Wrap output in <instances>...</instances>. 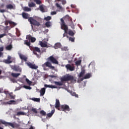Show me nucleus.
<instances>
[{
  "instance_id": "obj_51",
  "label": "nucleus",
  "mask_w": 129,
  "mask_h": 129,
  "mask_svg": "<svg viewBox=\"0 0 129 129\" xmlns=\"http://www.w3.org/2000/svg\"><path fill=\"white\" fill-rule=\"evenodd\" d=\"M39 9L41 12H44V7L43 6H40Z\"/></svg>"
},
{
  "instance_id": "obj_38",
  "label": "nucleus",
  "mask_w": 129,
  "mask_h": 129,
  "mask_svg": "<svg viewBox=\"0 0 129 129\" xmlns=\"http://www.w3.org/2000/svg\"><path fill=\"white\" fill-rule=\"evenodd\" d=\"M81 64V60H77L76 61V65L79 66Z\"/></svg>"
},
{
  "instance_id": "obj_24",
  "label": "nucleus",
  "mask_w": 129,
  "mask_h": 129,
  "mask_svg": "<svg viewBox=\"0 0 129 129\" xmlns=\"http://www.w3.org/2000/svg\"><path fill=\"white\" fill-rule=\"evenodd\" d=\"M24 45H26V46L29 47V49L30 47H32L31 46V42L29 41L28 40L24 41Z\"/></svg>"
},
{
  "instance_id": "obj_52",
  "label": "nucleus",
  "mask_w": 129,
  "mask_h": 129,
  "mask_svg": "<svg viewBox=\"0 0 129 129\" xmlns=\"http://www.w3.org/2000/svg\"><path fill=\"white\" fill-rule=\"evenodd\" d=\"M5 8V4H2L0 5V10L1 9H4Z\"/></svg>"
},
{
  "instance_id": "obj_13",
  "label": "nucleus",
  "mask_w": 129,
  "mask_h": 129,
  "mask_svg": "<svg viewBox=\"0 0 129 129\" xmlns=\"http://www.w3.org/2000/svg\"><path fill=\"white\" fill-rule=\"evenodd\" d=\"M12 69L14 71H17V72H22V69H21L19 66H14L12 67Z\"/></svg>"
},
{
  "instance_id": "obj_29",
  "label": "nucleus",
  "mask_w": 129,
  "mask_h": 129,
  "mask_svg": "<svg viewBox=\"0 0 129 129\" xmlns=\"http://www.w3.org/2000/svg\"><path fill=\"white\" fill-rule=\"evenodd\" d=\"M90 77H91V74L88 73L84 77V79H88Z\"/></svg>"
},
{
  "instance_id": "obj_45",
  "label": "nucleus",
  "mask_w": 129,
  "mask_h": 129,
  "mask_svg": "<svg viewBox=\"0 0 129 129\" xmlns=\"http://www.w3.org/2000/svg\"><path fill=\"white\" fill-rule=\"evenodd\" d=\"M69 35L70 36H73L74 35H75L74 32H73V31H72V30H70L69 31Z\"/></svg>"
},
{
  "instance_id": "obj_49",
  "label": "nucleus",
  "mask_w": 129,
  "mask_h": 129,
  "mask_svg": "<svg viewBox=\"0 0 129 129\" xmlns=\"http://www.w3.org/2000/svg\"><path fill=\"white\" fill-rule=\"evenodd\" d=\"M69 40L71 41V42H75V38L70 37L69 38Z\"/></svg>"
},
{
  "instance_id": "obj_23",
  "label": "nucleus",
  "mask_w": 129,
  "mask_h": 129,
  "mask_svg": "<svg viewBox=\"0 0 129 129\" xmlns=\"http://www.w3.org/2000/svg\"><path fill=\"white\" fill-rule=\"evenodd\" d=\"M54 113H55V110H52L50 113H48L47 114V116H48V117H52V116H53V114H54Z\"/></svg>"
},
{
  "instance_id": "obj_48",
  "label": "nucleus",
  "mask_w": 129,
  "mask_h": 129,
  "mask_svg": "<svg viewBox=\"0 0 129 129\" xmlns=\"http://www.w3.org/2000/svg\"><path fill=\"white\" fill-rule=\"evenodd\" d=\"M56 7H57V8H58V9H59V10H61L62 9V7H61V6H60V5H59V4L56 3L55 4Z\"/></svg>"
},
{
  "instance_id": "obj_16",
  "label": "nucleus",
  "mask_w": 129,
  "mask_h": 129,
  "mask_svg": "<svg viewBox=\"0 0 129 129\" xmlns=\"http://www.w3.org/2000/svg\"><path fill=\"white\" fill-rule=\"evenodd\" d=\"M6 9L7 10H15V6L12 4H9L6 6Z\"/></svg>"
},
{
  "instance_id": "obj_41",
  "label": "nucleus",
  "mask_w": 129,
  "mask_h": 129,
  "mask_svg": "<svg viewBox=\"0 0 129 129\" xmlns=\"http://www.w3.org/2000/svg\"><path fill=\"white\" fill-rule=\"evenodd\" d=\"M9 24H10V25H13V26H17V23L13 22V21H9L8 22Z\"/></svg>"
},
{
  "instance_id": "obj_26",
  "label": "nucleus",
  "mask_w": 129,
  "mask_h": 129,
  "mask_svg": "<svg viewBox=\"0 0 129 129\" xmlns=\"http://www.w3.org/2000/svg\"><path fill=\"white\" fill-rule=\"evenodd\" d=\"M6 49L8 51H11V50L13 49V45H12V44H9L6 47Z\"/></svg>"
},
{
  "instance_id": "obj_6",
  "label": "nucleus",
  "mask_w": 129,
  "mask_h": 129,
  "mask_svg": "<svg viewBox=\"0 0 129 129\" xmlns=\"http://www.w3.org/2000/svg\"><path fill=\"white\" fill-rule=\"evenodd\" d=\"M59 108L62 111H64V112L70 111V107L68 105H61Z\"/></svg>"
},
{
  "instance_id": "obj_20",
  "label": "nucleus",
  "mask_w": 129,
  "mask_h": 129,
  "mask_svg": "<svg viewBox=\"0 0 129 129\" xmlns=\"http://www.w3.org/2000/svg\"><path fill=\"white\" fill-rule=\"evenodd\" d=\"M45 92H46V88H42L40 91V96H43V95L45 94Z\"/></svg>"
},
{
  "instance_id": "obj_14",
  "label": "nucleus",
  "mask_w": 129,
  "mask_h": 129,
  "mask_svg": "<svg viewBox=\"0 0 129 129\" xmlns=\"http://www.w3.org/2000/svg\"><path fill=\"white\" fill-rule=\"evenodd\" d=\"M19 56L21 60H23V61H25V62L28 60V57L24 54L19 53Z\"/></svg>"
},
{
  "instance_id": "obj_2",
  "label": "nucleus",
  "mask_w": 129,
  "mask_h": 129,
  "mask_svg": "<svg viewBox=\"0 0 129 129\" xmlns=\"http://www.w3.org/2000/svg\"><path fill=\"white\" fill-rule=\"evenodd\" d=\"M60 22L61 29V30H63L64 32L63 34V38L66 36L68 38V35H67V34H68V26L66 25V23H65V21H64V19H63V18L60 19Z\"/></svg>"
},
{
  "instance_id": "obj_63",
  "label": "nucleus",
  "mask_w": 129,
  "mask_h": 129,
  "mask_svg": "<svg viewBox=\"0 0 129 129\" xmlns=\"http://www.w3.org/2000/svg\"><path fill=\"white\" fill-rule=\"evenodd\" d=\"M72 8H74V7H73V6H72Z\"/></svg>"
},
{
  "instance_id": "obj_62",
  "label": "nucleus",
  "mask_w": 129,
  "mask_h": 129,
  "mask_svg": "<svg viewBox=\"0 0 129 129\" xmlns=\"http://www.w3.org/2000/svg\"><path fill=\"white\" fill-rule=\"evenodd\" d=\"M6 26H8V23H6Z\"/></svg>"
},
{
  "instance_id": "obj_35",
  "label": "nucleus",
  "mask_w": 129,
  "mask_h": 129,
  "mask_svg": "<svg viewBox=\"0 0 129 129\" xmlns=\"http://www.w3.org/2000/svg\"><path fill=\"white\" fill-rule=\"evenodd\" d=\"M40 114H41V115H42L43 116H45L46 115V112L43 110L40 111Z\"/></svg>"
},
{
  "instance_id": "obj_3",
  "label": "nucleus",
  "mask_w": 129,
  "mask_h": 129,
  "mask_svg": "<svg viewBox=\"0 0 129 129\" xmlns=\"http://www.w3.org/2000/svg\"><path fill=\"white\" fill-rule=\"evenodd\" d=\"M0 123H2V124H4L5 126H11L13 128H19L20 127V125L18 123L16 122H6L4 120H0Z\"/></svg>"
},
{
  "instance_id": "obj_4",
  "label": "nucleus",
  "mask_w": 129,
  "mask_h": 129,
  "mask_svg": "<svg viewBox=\"0 0 129 129\" xmlns=\"http://www.w3.org/2000/svg\"><path fill=\"white\" fill-rule=\"evenodd\" d=\"M28 22L31 24L32 30L34 29L33 26H36L37 27L41 26V22H40V21H39V20H36L32 17L29 18Z\"/></svg>"
},
{
  "instance_id": "obj_42",
  "label": "nucleus",
  "mask_w": 129,
  "mask_h": 129,
  "mask_svg": "<svg viewBox=\"0 0 129 129\" xmlns=\"http://www.w3.org/2000/svg\"><path fill=\"white\" fill-rule=\"evenodd\" d=\"M26 81L27 84H29V85H31V84L32 83V81L29 80V79H26Z\"/></svg>"
},
{
  "instance_id": "obj_47",
  "label": "nucleus",
  "mask_w": 129,
  "mask_h": 129,
  "mask_svg": "<svg viewBox=\"0 0 129 129\" xmlns=\"http://www.w3.org/2000/svg\"><path fill=\"white\" fill-rule=\"evenodd\" d=\"M11 81H12V82H13V83H16L17 82V80H16V79L13 78H11L10 79Z\"/></svg>"
},
{
  "instance_id": "obj_31",
  "label": "nucleus",
  "mask_w": 129,
  "mask_h": 129,
  "mask_svg": "<svg viewBox=\"0 0 129 129\" xmlns=\"http://www.w3.org/2000/svg\"><path fill=\"white\" fill-rule=\"evenodd\" d=\"M17 115H18V116L20 115H26V113L22 111H19L17 112Z\"/></svg>"
},
{
  "instance_id": "obj_54",
  "label": "nucleus",
  "mask_w": 129,
  "mask_h": 129,
  "mask_svg": "<svg viewBox=\"0 0 129 129\" xmlns=\"http://www.w3.org/2000/svg\"><path fill=\"white\" fill-rule=\"evenodd\" d=\"M6 12H7V11L5 9H0V13H6Z\"/></svg>"
},
{
  "instance_id": "obj_19",
  "label": "nucleus",
  "mask_w": 129,
  "mask_h": 129,
  "mask_svg": "<svg viewBox=\"0 0 129 129\" xmlns=\"http://www.w3.org/2000/svg\"><path fill=\"white\" fill-rule=\"evenodd\" d=\"M44 87H46L47 88H57V86H53V85H47V84H45L44 85Z\"/></svg>"
},
{
  "instance_id": "obj_28",
  "label": "nucleus",
  "mask_w": 129,
  "mask_h": 129,
  "mask_svg": "<svg viewBox=\"0 0 129 129\" xmlns=\"http://www.w3.org/2000/svg\"><path fill=\"white\" fill-rule=\"evenodd\" d=\"M45 26L47 28H50L52 26V23L50 21H47L45 23Z\"/></svg>"
},
{
  "instance_id": "obj_33",
  "label": "nucleus",
  "mask_w": 129,
  "mask_h": 129,
  "mask_svg": "<svg viewBox=\"0 0 129 129\" xmlns=\"http://www.w3.org/2000/svg\"><path fill=\"white\" fill-rule=\"evenodd\" d=\"M70 27H71L72 29H75V25H74L73 21L70 23Z\"/></svg>"
},
{
  "instance_id": "obj_5",
  "label": "nucleus",
  "mask_w": 129,
  "mask_h": 129,
  "mask_svg": "<svg viewBox=\"0 0 129 129\" xmlns=\"http://www.w3.org/2000/svg\"><path fill=\"white\" fill-rule=\"evenodd\" d=\"M30 49L31 51H32L33 52V53L34 55H38L37 53H41V50L40 49V48L38 47H30Z\"/></svg>"
},
{
  "instance_id": "obj_39",
  "label": "nucleus",
  "mask_w": 129,
  "mask_h": 129,
  "mask_svg": "<svg viewBox=\"0 0 129 129\" xmlns=\"http://www.w3.org/2000/svg\"><path fill=\"white\" fill-rule=\"evenodd\" d=\"M31 111L34 112V113H38V110L36 108H32Z\"/></svg>"
},
{
  "instance_id": "obj_9",
  "label": "nucleus",
  "mask_w": 129,
  "mask_h": 129,
  "mask_svg": "<svg viewBox=\"0 0 129 129\" xmlns=\"http://www.w3.org/2000/svg\"><path fill=\"white\" fill-rule=\"evenodd\" d=\"M47 60L48 61H49V62H51L53 64H58V60H57V59H56V58H55V57H54L53 55L49 56L47 58Z\"/></svg>"
},
{
  "instance_id": "obj_10",
  "label": "nucleus",
  "mask_w": 129,
  "mask_h": 129,
  "mask_svg": "<svg viewBox=\"0 0 129 129\" xmlns=\"http://www.w3.org/2000/svg\"><path fill=\"white\" fill-rule=\"evenodd\" d=\"M26 39L30 41L31 43H35V42H36V38L32 37L31 35H27L26 36Z\"/></svg>"
},
{
  "instance_id": "obj_15",
  "label": "nucleus",
  "mask_w": 129,
  "mask_h": 129,
  "mask_svg": "<svg viewBox=\"0 0 129 129\" xmlns=\"http://www.w3.org/2000/svg\"><path fill=\"white\" fill-rule=\"evenodd\" d=\"M66 68L68 70H70V71H74V67L71 66V64H68L66 66Z\"/></svg>"
},
{
  "instance_id": "obj_8",
  "label": "nucleus",
  "mask_w": 129,
  "mask_h": 129,
  "mask_svg": "<svg viewBox=\"0 0 129 129\" xmlns=\"http://www.w3.org/2000/svg\"><path fill=\"white\" fill-rule=\"evenodd\" d=\"M0 101L2 102L1 104L2 105H7L8 104H17V102L15 100H10L9 102H5L4 100H1Z\"/></svg>"
},
{
  "instance_id": "obj_25",
  "label": "nucleus",
  "mask_w": 129,
  "mask_h": 129,
  "mask_svg": "<svg viewBox=\"0 0 129 129\" xmlns=\"http://www.w3.org/2000/svg\"><path fill=\"white\" fill-rule=\"evenodd\" d=\"M54 49H59L61 48V43H56L55 44L54 46Z\"/></svg>"
},
{
  "instance_id": "obj_56",
  "label": "nucleus",
  "mask_w": 129,
  "mask_h": 129,
  "mask_svg": "<svg viewBox=\"0 0 129 129\" xmlns=\"http://www.w3.org/2000/svg\"><path fill=\"white\" fill-rule=\"evenodd\" d=\"M65 4H66V1H63L62 2V4L65 5Z\"/></svg>"
},
{
  "instance_id": "obj_58",
  "label": "nucleus",
  "mask_w": 129,
  "mask_h": 129,
  "mask_svg": "<svg viewBox=\"0 0 129 129\" xmlns=\"http://www.w3.org/2000/svg\"><path fill=\"white\" fill-rule=\"evenodd\" d=\"M84 79H84V78H82V79H81V81H83V80H84Z\"/></svg>"
},
{
  "instance_id": "obj_1",
  "label": "nucleus",
  "mask_w": 129,
  "mask_h": 129,
  "mask_svg": "<svg viewBox=\"0 0 129 129\" xmlns=\"http://www.w3.org/2000/svg\"><path fill=\"white\" fill-rule=\"evenodd\" d=\"M66 81H71L72 83L76 82V79L72 75L64 76L61 78V82L55 81L54 84H55L56 86H62V85H63L62 82Z\"/></svg>"
},
{
  "instance_id": "obj_32",
  "label": "nucleus",
  "mask_w": 129,
  "mask_h": 129,
  "mask_svg": "<svg viewBox=\"0 0 129 129\" xmlns=\"http://www.w3.org/2000/svg\"><path fill=\"white\" fill-rule=\"evenodd\" d=\"M84 74H85V70H83L80 73L79 77H83V75H84Z\"/></svg>"
},
{
  "instance_id": "obj_46",
  "label": "nucleus",
  "mask_w": 129,
  "mask_h": 129,
  "mask_svg": "<svg viewBox=\"0 0 129 129\" xmlns=\"http://www.w3.org/2000/svg\"><path fill=\"white\" fill-rule=\"evenodd\" d=\"M3 51H4V46L0 47V56L3 55Z\"/></svg>"
},
{
  "instance_id": "obj_30",
  "label": "nucleus",
  "mask_w": 129,
  "mask_h": 129,
  "mask_svg": "<svg viewBox=\"0 0 129 129\" xmlns=\"http://www.w3.org/2000/svg\"><path fill=\"white\" fill-rule=\"evenodd\" d=\"M28 7H29V8H34V7H36V4L33 2L29 3V4H28Z\"/></svg>"
},
{
  "instance_id": "obj_34",
  "label": "nucleus",
  "mask_w": 129,
  "mask_h": 129,
  "mask_svg": "<svg viewBox=\"0 0 129 129\" xmlns=\"http://www.w3.org/2000/svg\"><path fill=\"white\" fill-rule=\"evenodd\" d=\"M31 100H33V101H35L36 102H40V98H33L31 99Z\"/></svg>"
},
{
  "instance_id": "obj_7",
  "label": "nucleus",
  "mask_w": 129,
  "mask_h": 129,
  "mask_svg": "<svg viewBox=\"0 0 129 129\" xmlns=\"http://www.w3.org/2000/svg\"><path fill=\"white\" fill-rule=\"evenodd\" d=\"M46 66V67H49V68H50V69H52V70H55V67L52 66V64L51 63V62L49 61H46L45 63L42 64V67H43V68H45Z\"/></svg>"
},
{
  "instance_id": "obj_17",
  "label": "nucleus",
  "mask_w": 129,
  "mask_h": 129,
  "mask_svg": "<svg viewBox=\"0 0 129 129\" xmlns=\"http://www.w3.org/2000/svg\"><path fill=\"white\" fill-rule=\"evenodd\" d=\"M21 75L20 73H11V76L12 77H14V78H18L19 76Z\"/></svg>"
},
{
  "instance_id": "obj_11",
  "label": "nucleus",
  "mask_w": 129,
  "mask_h": 129,
  "mask_svg": "<svg viewBox=\"0 0 129 129\" xmlns=\"http://www.w3.org/2000/svg\"><path fill=\"white\" fill-rule=\"evenodd\" d=\"M27 64L31 69H34L35 70H36V69H38V67L37 66H36V64H35L32 63V62H27Z\"/></svg>"
},
{
  "instance_id": "obj_59",
  "label": "nucleus",
  "mask_w": 129,
  "mask_h": 129,
  "mask_svg": "<svg viewBox=\"0 0 129 129\" xmlns=\"http://www.w3.org/2000/svg\"><path fill=\"white\" fill-rule=\"evenodd\" d=\"M2 74V70H0V75Z\"/></svg>"
},
{
  "instance_id": "obj_50",
  "label": "nucleus",
  "mask_w": 129,
  "mask_h": 129,
  "mask_svg": "<svg viewBox=\"0 0 129 129\" xmlns=\"http://www.w3.org/2000/svg\"><path fill=\"white\" fill-rule=\"evenodd\" d=\"M5 36H7V34L6 33L0 34V39H2V38H4Z\"/></svg>"
},
{
  "instance_id": "obj_27",
  "label": "nucleus",
  "mask_w": 129,
  "mask_h": 129,
  "mask_svg": "<svg viewBox=\"0 0 129 129\" xmlns=\"http://www.w3.org/2000/svg\"><path fill=\"white\" fill-rule=\"evenodd\" d=\"M23 11H24V12H31V8L28 7H25L24 8H23Z\"/></svg>"
},
{
  "instance_id": "obj_64",
  "label": "nucleus",
  "mask_w": 129,
  "mask_h": 129,
  "mask_svg": "<svg viewBox=\"0 0 129 129\" xmlns=\"http://www.w3.org/2000/svg\"><path fill=\"white\" fill-rule=\"evenodd\" d=\"M56 1H60V0H56Z\"/></svg>"
},
{
  "instance_id": "obj_36",
  "label": "nucleus",
  "mask_w": 129,
  "mask_h": 129,
  "mask_svg": "<svg viewBox=\"0 0 129 129\" xmlns=\"http://www.w3.org/2000/svg\"><path fill=\"white\" fill-rule=\"evenodd\" d=\"M9 96L11 98V99H15V98H16V95H13V93H11L10 94H9Z\"/></svg>"
},
{
  "instance_id": "obj_21",
  "label": "nucleus",
  "mask_w": 129,
  "mask_h": 129,
  "mask_svg": "<svg viewBox=\"0 0 129 129\" xmlns=\"http://www.w3.org/2000/svg\"><path fill=\"white\" fill-rule=\"evenodd\" d=\"M40 45L42 48H46L48 47V45H47L46 43L43 42L42 41H40Z\"/></svg>"
},
{
  "instance_id": "obj_22",
  "label": "nucleus",
  "mask_w": 129,
  "mask_h": 129,
  "mask_svg": "<svg viewBox=\"0 0 129 129\" xmlns=\"http://www.w3.org/2000/svg\"><path fill=\"white\" fill-rule=\"evenodd\" d=\"M22 17L23 18V19H25V20L27 19H29V14H28L27 13H22Z\"/></svg>"
},
{
  "instance_id": "obj_12",
  "label": "nucleus",
  "mask_w": 129,
  "mask_h": 129,
  "mask_svg": "<svg viewBox=\"0 0 129 129\" xmlns=\"http://www.w3.org/2000/svg\"><path fill=\"white\" fill-rule=\"evenodd\" d=\"M11 59H12V56L9 55L7 59L3 60V62L6 64H11V63H13V61L11 60Z\"/></svg>"
},
{
  "instance_id": "obj_40",
  "label": "nucleus",
  "mask_w": 129,
  "mask_h": 129,
  "mask_svg": "<svg viewBox=\"0 0 129 129\" xmlns=\"http://www.w3.org/2000/svg\"><path fill=\"white\" fill-rule=\"evenodd\" d=\"M52 19V17L51 16H47L44 18L45 21H50V20Z\"/></svg>"
},
{
  "instance_id": "obj_61",
  "label": "nucleus",
  "mask_w": 129,
  "mask_h": 129,
  "mask_svg": "<svg viewBox=\"0 0 129 129\" xmlns=\"http://www.w3.org/2000/svg\"><path fill=\"white\" fill-rule=\"evenodd\" d=\"M0 129H4V128L0 126Z\"/></svg>"
},
{
  "instance_id": "obj_57",
  "label": "nucleus",
  "mask_w": 129,
  "mask_h": 129,
  "mask_svg": "<svg viewBox=\"0 0 129 129\" xmlns=\"http://www.w3.org/2000/svg\"><path fill=\"white\" fill-rule=\"evenodd\" d=\"M50 77H51V78H54V77H55V76L52 75V76H50Z\"/></svg>"
},
{
  "instance_id": "obj_37",
  "label": "nucleus",
  "mask_w": 129,
  "mask_h": 129,
  "mask_svg": "<svg viewBox=\"0 0 129 129\" xmlns=\"http://www.w3.org/2000/svg\"><path fill=\"white\" fill-rule=\"evenodd\" d=\"M69 49H68V47L65 46L61 48V51H68Z\"/></svg>"
},
{
  "instance_id": "obj_43",
  "label": "nucleus",
  "mask_w": 129,
  "mask_h": 129,
  "mask_svg": "<svg viewBox=\"0 0 129 129\" xmlns=\"http://www.w3.org/2000/svg\"><path fill=\"white\" fill-rule=\"evenodd\" d=\"M24 88H25V89H29V90L32 89V87L29 86H26V85H24L23 86Z\"/></svg>"
},
{
  "instance_id": "obj_55",
  "label": "nucleus",
  "mask_w": 129,
  "mask_h": 129,
  "mask_svg": "<svg viewBox=\"0 0 129 129\" xmlns=\"http://www.w3.org/2000/svg\"><path fill=\"white\" fill-rule=\"evenodd\" d=\"M29 129H35L33 126H31Z\"/></svg>"
},
{
  "instance_id": "obj_44",
  "label": "nucleus",
  "mask_w": 129,
  "mask_h": 129,
  "mask_svg": "<svg viewBox=\"0 0 129 129\" xmlns=\"http://www.w3.org/2000/svg\"><path fill=\"white\" fill-rule=\"evenodd\" d=\"M34 2L37 5H41V4H42V2L40 0H34Z\"/></svg>"
},
{
  "instance_id": "obj_53",
  "label": "nucleus",
  "mask_w": 129,
  "mask_h": 129,
  "mask_svg": "<svg viewBox=\"0 0 129 129\" xmlns=\"http://www.w3.org/2000/svg\"><path fill=\"white\" fill-rule=\"evenodd\" d=\"M56 14H57V12H56V11H52L51 12V15L52 16H54V15H56Z\"/></svg>"
},
{
  "instance_id": "obj_60",
  "label": "nucleus",
  "mask_w": 129,
  "mask_h": 129,
  "mask_svg": "<svg viewBox=\"0 0 129 129\" xmlns=\"http://www.w3.org/2000/svg\"><path fill=\"white\" fill-rule=\"evenodd\" d=\"M76 97H78V95H76Z\"/></svg>"
},
{
  "instance_id": "obj_18",
  "label": "nucleus",
  "mask_w": 129,
  "mask_h": 129,
  "mask_svg": "<svg viewBox=\"0 0 129 129\" xmlns=\"http://www.w3.org/2000/svg\"><path fill=\"white\" fill-rule=\"evenodd\" d=\"M55 108H60V101H59V100H58L57 99H56L55 100Z\"/></svg>"
}]
</instances>
